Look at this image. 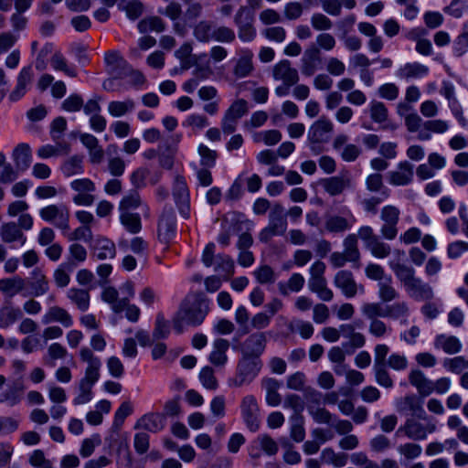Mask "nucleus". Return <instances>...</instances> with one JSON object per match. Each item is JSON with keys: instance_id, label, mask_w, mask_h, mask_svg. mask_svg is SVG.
<instances>
[{"instance_id": "nucleus-1", "label": "nucleus", "mask_w": 468, "mask_h": 468, "mask_svg": "<svg viewBox=\"0 0 468 468\" xmlns=\"http://www.w3.org/2000/svg\"><path fill=\"white\" fill-rule=\"evenodd\" d=\"M208 311V299L203 292L188 293L173 318L174 329L177 334H181L186 325L201 324Z\"/></svg>"}, {"instance_id": "nucleus-2", "label": "nucleus", "mask_w": 468, "mask_h": 468, "mask_svg": "<svg viewBox=\"0 0 468 468\" xmlns=\"http://www.w3.org/2000/svg\"><path fill=\"white\" fill-rule=\"evenodd\" d=\"M408 378L410 385L417 389L421 397H428L433 392L444 394L450 389L452 384L451 379L447 377H442L432 381L419 368L411 369Z\"/></svg>"}, {"instance_id": "nucleus-3", "label": "nucleus", "mask_w": 468, "mask_h": 468, "mask_svg": "<svg viewBox=\"0 0 468 468\" xmlns=\"http://www.w3.org/2000/svg\"><path fill=\"white\" fill-rule=\"evenodd\" d=\"M269 222L259 233V240L262 243L270 242L273 237L283 236L288 229L286 210L281 203H274L269 212Z\"/></svg>"}, {"instance_id": "nucleus-4", "label": "nucleus", "mask_w": 468, "mask_h": 468, "mask_svg": "<svg viewBox=\"0 0 468 468\" xmlns=\"http://www.w3.org/2000/svg\"><path fill=\"white\" fill-rule=\"evenodd\" d=\"M261 367V358L241 356L238 362L235 376L228 380L229 386L240 388L250 384L257 378Z\"/></svg>"}, {"instance_id": "nucleus-5", "label": "nucleus", "mask_w": 468, "mask_h": 468, "mask_svg": "<svg viewBox=\"0 0 468 468\" xmlns=\"http://www.w3.org/2000/svg\"><path fill=\"white\" fill-rule=\"evenodd\" d=\"M104 60L108 73L114 77V79H122L132 75L137 83L144 81V75L139 71L133 70L119 51L111 50L106 52Z\"/></svg>"}, {"instance_id": "nucleus-6", "label": "nucleus", "mask_w": 468, "mask_h": 468, "mask_svg": "<svg viewBox=\"0 0 468 468\" xmlns=\"http://www.w3.org/2000/svg\"><path fill=\"white\" fill-rule=\"evenodd\" d=\"M381 303L378 302L365 303L361 306L363 316L369 321L368 333L376 338H384L388 335L392 329L384 321L382 317Z\"/></svg>"}, {"instance_id": "nucleus-7", "label": "nucleus", "mask_w": 468, "mask_h": 468, "mask_svg": "<svg viewBox=\"0 0 468 468\" xmlns=\"http://www.w3.org/2000/svg\"><path fill=\"white\" fill-rule=\"evenodd\" d=\"M234 24L238 27V36L242 42H251L257 36L254 27V13L248 6L241 5L237 10Z\"/></svg>"}, {"instance_id": "nucleus-8", "label": "nucleus", "mask_w": 468, "mask_h": 468, "mask_svg": "<svg viewBox=\"0 0 468 468\" xmlns=\"http://www.w3.org/2000/svg\"><path fill=\"white\" fill-rule=\"evenodd\" d=\"M399 216L400 210L396 206L387 205L381 208L379 217L383 224L380 233L384 239L393 240L397 237Z\"/></svg>"}, {"instance_id": "nucleus-9", "label": "nucleus", "mask_w": 468, "mask_h": 468, "mask_svg": "<svg viewBox=\"0 0 468 468\" xmlns=\"http://www.w3.org/2000/svg\"><path fill=\"white\" fill-rule=\"evenodd\" d=\"M435 430V423L427 416V420H423V422L415 419L407 420L404 425L398 430L397 433L403 432L410 440L421 441Z\"/></svg>"}, {"instance_id": "nucleus-10", "label": "nucleus", "mask_w": 468, "mask_h": 468, "mask_svg": "<svg viewBox=\"0 0 468 468\" xmlns=\"http://www.w3.org/2000/svg\"><path fill=\"white\" fill-rule=\"evenodd\" d=\"M39 215L43 220L52 223L56 228L69 229V211L63 204L47 206L40 209Z\"/></svg>"}, {"instance_id": "nucleus-11", "label": "nucleus", "mask_w": 468, "mask_h": 468, "mask_svg": "<svg viewBox=\"0 0 468 468\" xmlns=\"http://www.w3.org/2000/svg\"><path fill=\"white\" fill-rule=\"evenodd\" d=\"M240 411L247 428L255 432L260 429V408L253 395L245 396L240 403Z\"/></svg>"}, {"instance_id": "nucleus-12", "label": "nucleus", "mask_w": 468, "mask_h": 468, "mask_svg": "<svg viewBox=\"0 0 468 468\" xmlns=\"http://www.w3.org/2000/svg\"><path fill=\"white\" fill-rule=\"evenodd\" d=\"M173 197L181 216L188 218L190 215V197L186 179L177 176L173 186Z\"/></svg>"}, {"instance_id": "nucleus-13", "label": "nucleus", "mask_w": 468, "mask_h": 468, "mask_svg": "<svg viewBox=\"0 0 468 468\" xmlns=\"http://www.w3.org/2000/svg\"><path fill=\"white\" fill-rule=\"evenodd\" d=\"M334 131V123L324 115L320 116L308 129V143H326Z\"/></svg>"}, {"instance_id": "nucleus-14", "label": "nucleus", "mask_w": 468, "mask_h": 468, "mask_svg": "<svg viewBox=\"0 0 468 468\" xmlns=\"http://www.w3.org/2000/svg\"><path fill=\"white\" fill-rule=\"evenodd\" d=\"M176 236V224L174 211L171 207L165 208L158 223V239L163 243H169Z\"/></svg>"}, {"instance_id": "nucleus-15", "label": "nucleus", "mask_w": 468, "mask_h": 468, "mask_svg": "<svg viewBox=\"0 0 468 468\" xmlns=\"http://www.w3.org/2000/svg\"><path fill=\"white\" fill-rule=\"evenodd\" d=\"M266 344L267 337L264 332H256L250 335L242 345V356L260 358L265 350Z\"/></svg>"}, {"instance_id": "nucleus-16", "label": "nucleus", "mask_w": 468, "mask_h": 468, "mask_svg": "<svg viewBox=\"0 0 468 468\" xmlns=\"http://www.w3.org/2000/svg\"><path fill=\"white\" fill-rule=\"evenodd\" d=\"M356 221V218L349 210L346 215H328L324 220V229L330 233H344L351 229Z\"/></svg>"}, {"instance_id": "nucleus-17", "label": "nucleus", "mask_w": 468, "mask_h": 468, "mask_svg": "<svg viewBox=\"0 0 468 468\" xmlns=\"http://www.w3.org/2000/svg\"><path fill=\"white\" fill-rule=\"evenodd\" d=\"M334 285L338 288L346 298L356 295L358 288L363 291V286L358 285L353 273L347 270H341L334 277Z\"/></svg>"}, {"instance_id": "nucleus-18", "label": "nucleus", "mask_w": 468, "mask_h": 468, "mask_svg": "<svg viewBox=\"0 0 468 468\" xmlns=\"http://www.w3.org/2000/svg\"><path fill=\"white\" fill-rule=\"evenodd\" d=\"M414 166L409 161L399 162L397 169L389 171L387 175L388 183L391 186H408L413 181Z\"/></svg>"}, {"instance_id": "nucleus-19", "label": "nucleus", "mask_w": 468, "mask_h": 468, "mask_svg": "<svg viewBox=\"0 0 468 468\" xmlns=\"http://www.w3.org/2000/svg\"><path fill=\"white\" fill-rule=\"evenodd\" d=\"M322 62L321 51L314 44L310 45L301 58V72L303 76L311 77L319 69Z\"/></svg>"}, {"instance_id": "nucleus-20", "label": "nucleus", "mask_w": 468, "mask_h": 468, "mask_svg": "<svg viewBox=\"0 0 468 468\" xmlns=\"http://www.w3.org/2000/svg\"><path fill=\"white\" fill-rule=\"evenodd\" d=\"M272 77L275 80H281L289 86H294L299 81L298 70L292 66L288 59H282L274 65Z\"/></svg>"}, {"instance_id": "nucleus-21", "label": "nucleus", "mask_w": 468, "mask_h": 468, "mask_svg": "<svg viewBox=\"0 0 468 468\" xmlns=\"http://www.w3.org/2000/svg\"><path fill=\"white\" fill-rule=\"evenodd\" d=\"M324 190L330 196L341 195L346 189L351 187L352 180L347 174L324 178L320 181Z\"/></svg>"}, {"instance_id": "nucleus-22", "label": "nucleus", "mask_w": 468, "mask_h": 468, "mask_svg": "<svg viewBox=\"0 0 468 468\" xmlns=\"http://www.w3.org/2000/svg\"><path fill=\"white\" fill-rule=\"evenodd\" d=\"M404 288L408 295L415 301H431L434 297L432 287L418 277Z\"/></svg>"}, {"instance_id": "nucleus-23", "label": "nucleus", "mask_w": 468, "mask_h": 468, "mask_svg": "<svg viewBox=\"0 0 468 468\" xmlns=\"http://www.w3.org/2000/svg\"><path fill=\"white\" fill-rule=\"evenodd\" d=\"M382 318L390 320H399L401 324H406L410 316V306L406 301L395 302L391 304H381Z\"/></svg>"}, {"instance_id": "nucleus-24", "label": "nucleus", "mask_w": 468, "mask_h": 468, "mask_svg": "<svg viewBox=\"0 0 468 468\" xmlns=\"http://www.w3.org/2000/svg\"><path fill=\"white\" fill-rule=\"evenodd\" d=\"M165 417L162 413L150 412L143 415L135 423L134 429L157 433L165 427Z\"/></svg>"}, {"instance_id": "nucleus-25", "label": "nucleus", "mask_w": 468, "mask_h": 468, "mask_svg": "<svg viewBox=\"0 0 468 468\" xmlns=\"http://www.w3.org/2000/svg\"><path fill=\"white\" fill-rule=\"evenodd\" d=\"M81 144L89 152V159L92 165H100L104 159V150L99 144V140L90 133H80Z\"/></svg>"}, {"instance_id": "nucleus-26", "label": "nucleus", "mask_w": 468, "mask_h": 468, "mask_svg": "<svg viewBox=\"0 0 468 468\" xmlns=\"http://www.w3.org/2000/svg\"><path fill=\"white\" fill-rule=\"evenodd\" d=\"M0 239L4 243H18L24 246L27 242V237L23 230L16 222H6L0 227Z\"/></svg>"}, {"instance_id": "nucleus-27", "label": "nucleus", "mask_w": 468, "mask_h": 468, "mask_svg": "<svg viewBox=\"0 0 468 468\" xmlns=\"http://www.w3.org/2000/svg\"><path fill=\"white\" fill-rule=\"evenodd\" d=\"M397 408L400 412L410 411L421 420H427V414L422 407V402L415 394H409L400 399L397 403Z\"/></svg>"}, {"instance_id": "nucleus-28", "label": "nucleus", "mask_w": 468, "mask_h": 468, "mask_svg": "<svg viewBox=\"0 0 468 468\" xmlns=\"http://www.w3.org/2000/svg\"><path fill=\"white\" fill-rule=\"evenodd\" d=\"M42 323L44 324L59 323L64 327H70L73 324V318L66 309L54 305L49 307L42 316Z\"/></svg>"}, {"instance_id": "nucleus-29", "label": "nucleus", "mask_w": 468, "mask_h": 468, "mask_svg": "<svg viewBox=\"0 0 468 468\" xmlns=\"http://www.w3.org/2000/svg\"><path fill=\"white\" fill-rule=\"evenodd\" d=\"M92 254L99 261L114 259L116 247L113 241L104 237H98L92 245Z\"/></svg>"}, {"instance_id": "nucleus-30", "label": "nucleus", "mask_w": 468, "mask_h": 468, "mask_svg": "<svg viewBox=\"0 0 468 468\" xmlns=\"http://www.w3.org/2000/svg\"><path fill=\"white\" fill-rule=\"evenodd\" d=\"M33 77L34 73L32 67H24L17 76L16 86L15 90L10 93L9 100L12 101L20 100L26 94L27 86L32 82Z\"/></svg>"}, {"instance_id": "nucleus-31", "label": "nucleus", "mask_w": 468, "mask_h": 468, "mask_svg": "<svg viewBox=\"0 0 468 468\" xmlns=\"http://www.w3.org/2000/svg\"><path fill=\"white\" fill-rule=\"evenodd\" d=\"M15 166L17 171H26L31 164V148L27 144L22 143L16 145L12 153Z\"/></svg>"}, {"instance_id": "nucleus-32", "label": "nucleus", "mask_w": 468, "mask_h": 468, "mask_svg": "<svg viewBox=\"0 0 468 468\" xmlns=\"http://www.w3.org/2000/svg\"><path fill=\"white\" fill-rule=\"evenodd\" d=\"M253 53L250 49L241 51L240 57L238 58L233 69L234 75L239 78H245L251 74L254 69L253 66Z\"/></svg>"}, {"instance_id": "nucleus-33", "label": "nucleus", "mask_w": 468, "mask_h": 468, "mask_svg": "<svg viewBox=\"0 0 468 468\" xmlns=\"http://www.w3.org/2000/svg\"><path fill=\"white\" fill-rule=\"evenodd\" d=\"M434 347L441 349L449 355L457 354L462 350L461 341L454 335H439L434 339Z\"/></svg>"}, {"instance_id": "nucleus-34", "label": "nucleus", "mask_w": 468, "mask_h": 468, "mask_svg": "<svg viewBox=\"0 0 468 468\" xmlns=\"http://www.w3.org/2000/svg\"><path fill=\"white\" fill-rule=\"evenodd\" d=\"M229 342L223 338L216 339L213 343V350L209 355V362L216 367H222L228 361L227 351Z\"/></svg>"}, {"instance_id": "nucleus-35", "label": "nucleus", "mask_w": 468, "mask_h": 468, "mask_svg": "<svg viewBox=\"0 0 468 468\" xmlns=\"http://www.w3.org/2000/svg\"><path fill=\"white\" fill-rule=\"evenodd\" d=\"M261 386L266 391V402L271 407H276L281 404L282 397L278 393L281 383L275 378H266L261 381Z\"/></svg>"}, {"instance_id": "nucleus-36", "label": "nucleus", "mask_w": 468, "mask_h": 468, "mask_svg": "<svg viewBox=\"0 0 468 468\" xmlns=\"http://www.w3.org/2000/svg\"><path fill=\"white\" fill-rule=\"evenodd\" d=\"M308 288L312 292L316 293L322 301L330 302L334 298V292L328 288L325 278H309Z\"/></svg>"}, {"instance_id": "nucleus-37", "label": "nucleus", "mask_w": 468, "mask_h": 468, "mask_svg": "<svg viewBox=\"0 0 468 468\" xmlns=\"http://www.w3.org/2000/svg\"><path fill=\"white\" fill-rule=\"evenodd\" d=\"M101 298L111 304L112 311L115 313L122 312L129 302L128 297L119 298L118 291L113 287L105 288L101 293Z\"/></svg>"}, {"instance_id": "nucleus-38", "label": "nucleus", "mask_w": 468, "mask_h": 468, "mask_svg": "<svg viewBox=\"0 0 468 468\" xmlns=\"http://www.w3.org/2000/svg\"><path fill=\"white\" fill-rule=\"evenodd\" d=\"M378 298L380 299V303H388L399 298V292L393 286V282L391 276H388L384 281L378 283Z\"/></svg>"}, {"instance_id": "nucleus-39", "label": "nucleus", "mask_w": 468, "mask_h": 468, "mask_svg": "<svg viewBox=\"0 0 468 468\" xmlns=\"http://www.w3.org/2000/svg\"><path fill=\"white\" fill-rule=\"evenodd\" d=\"M76 263L71 261H65L58 265L53 273V279L58 287L64 288L69 285L70 273L74 271Z\"/></svg>"}, {"instance_id": "nucleus-40", "label": "nucleus", "mask_w": 468, "mask_h": 468, "mask_svg": "<svg viewBox=\"0 0 468 468\" xmlns=\"http://www.w3.org/2000/svg\"><path fill=\"white\" fill-rule=\"evenodd\" d=\"M344 253L354 264L358 263L361 258L358 248V239L356 234H348L343 240Z\"/></svg>"}, {"instance_id": "nucleus-41", "label": "nucleus", "mask_w": 468, "mask_h": 468, "mask_svg": "<svg viewBox=\"0 0 468 468\" xmlns=\"http://www.w3.org/2000/svg\"><path fill=\"white\" fill-rule=\"evenodd\" d=\"M305 280L300 273H292L287 282H280L278 289L282 295L287 296L290 292H300L304 285Z\"/></svg>"}, {"instance_id": "nucleus-42", "label": "nucleus", "mask_w": 468, "mask_h": 468, "mask_svg": "<svg viewBox=\"0 0 468 468\" xmlns=\"http://www.w3.org/2000/svg\"><path fill=\"white\" fill-rule=\"evenodd\" d=\"M429 71L428 67L418 62L406 63L397 71V77L399 79H411L425 76Z\"/></svg>"}, {"instance_id": "nucleus-43", "label": "nucleus", "mask_w": 468, "mask_h": 468, "mask_svg": "<svg viewBox=\"0 0 468 468\" xmlns=\"http://www.w3.org/2000/svg\"><path fill=\"white\" fill-rule=\"evenodd\" d=\"M214 29L211 21L200 20L193 27V36L199 42L208 43L213 40Z\"/></svg>"}, {"instance_id": "nucleus-44", "label": "nucleus", "mask_w": 468, "mask_h": 468, "mask_svg": "<svg viewBox=\"0 0 468 468\" xmlns=\"http://www.w3.org/2000/svg\"><path fill=\"white\" fill-rule=\"evenodd\" d=\"M25 288V280L20 276L0 280V292L10 297L19 293Z\"/></svg>"}, {"instance_id": "nucleus-45", "label": "nucleus", "mask_w": 468, "mask_h": 468, "mask_svg": "<svg viewBox=\"0 0 468 468\" xmlns=\"http://www.w3.org/2000/svg\"><path fill=\"white\" fill-rule=\"evenodd\" d=\"M321 462L332 464L336 468L344 467L347 463L348 456L344 452H335L334 449L324 448L321 452Z\"/></svg>"}, {"instance_id": "nucleus-46", "label": "nucleus", "mask_w": 468, "mask_h": 468, "mask_svg": "<svg viewBox=\"0 0 468 468\" xmlns=\"http://www.w3.org/2000/svg\"><path fill=\"white\" fill-rule=\"evenodd\" d=\"M389 267L404 287L416 278L415 270L410 266L403 263L389 262Z\"/></svg>"}, {"instance_id": "nucleus-47", "label": "nucleus", "mask_w": 468, "mask_h": 468, "mask_svg": "<svg viewBox=\"0 0 468 468\" xmlns=\"http://www.w3.org/2000/svg\"><path fill=\"white\" fill-rule=\"evenodd\" d=\"M32 280L30 286L33 295L41 296L48 292V281L39 269H35L32 271Z\"/></svg>"}, {"instance_id": "nucleus-48", "label": "nucleus", "mask_w": 468, "mask_h": 468, "mask_svg": "<svg viewBox=\"0 0 468 468\" xmlns=\"http://www.w3.org/2000/svg\"><path fill=\"white\" fill-rule=\"evenodd\" d=\"M120 221L132 234H137L142 229L141 217L138 213L120 212Z\"/></svg>"}, {"instance_id": "nucleus-49", "label": "nucleus", "mask_w": 468, "mask_h": 468, "mask_svg": "<svg viewBox=\"0 0 468 468\" xmlns=\"http://www.w3.org/2000/svg\"><path fill=\"white\" fill-rule=\"evenodd\" d=\"M67 296L80 311L84 312L89 309L90 294L88 291L70 288L67 292Z\"/></svg>"}, {"instance_id": "nucleus-50", "label": "nucleus", "mask_w": 468, "mask_h": 468, "mask_svg": "<svg viewBox=\"0 0 468 468\" xmlns=\"http://www.w3.org/2000/svg\"><path fill=\"white\" fill-rule=\"evenodd\" d=\"M70 152V146L67 143H58L57 145L46 144L38 148L37 155L40 158H49L60 154H68Z\"/></svg>"}, {"instance_id": "nucleus-51", "label": "nucleus", "mask_w": 468, "mask_h": 468, "mask_svg": "<svg viewBox=\"0 0 468 468\" xmlns=\"http://www.w3.org/2000/svg\"><path fill=\"white\" fill-rule=\"evenodd\" d=\"M138 30L140 33H146L148 31L163 32L165 29V24L159 16H148L142 19L138 23Z\"/></svg>"}, {"instance_id": "nucleus-52", "label": "nucleus", "mask_w": 468, "mask_h": 468, "mask_svg": "<svg viewBox=\"0 0 468 468\" xmlns=\"http://www.w3.org/2000/svg\"><path fill=\"white\" fill-rule=\"evenodd\" d=\"M215 271L223 274L226 279H229L234 273V261L226 254H218L215 261Z\"/></svg>"}, {"instance_id": "nucleus-53", "label": "nucleus", "mask_w": 468, "mask_h": 468, "mask_svg": "<svg viewBox=\"0 0 468 468\" xmlns=\"http://www.w3.org/2000/svg\"><path fill=\"white\" fill-rule=\"evenodd\" d=\"M135 103L132 99H126L123 101H112L108 104V112L113 117H121L132 112Z\"/></svg>"}, {"instance_id": "nucleus-54", "label": "nucleus", "mask_w": 468, "mask_h": 468, "mask_svg": "<svg viewBox=\"0 0 468 468\" xmlns=\"http://www.w3.org/2000/svg\"><path fill=\"white\" fill-rule=\"evenodd\" d=\"M23 388L15 384L0 389V403H7L14 406L20 401V394Z\"/></svg>"}, {"instance_id": "nucleus-55", "label": "nucleus", "mask_w": 468, "mask_h": 468, "mask_svg": "<svg viewBox=\"0 0 468 468\" xmlns=\"http://www.w3.org/2000/svg\"><path fill=\"white\" fill-rule=\"evenodd\" d=\"M61 170L66 176L83 173V157L77 154L69 157L62 165Z\"/></svg>"}, {"instance_id": "nucleus-56", "label": "nucleus", "mask_w": 468, "mask_h": 468, "mask_svg": "<svg viewBox=\"0 0 468 468\" xmlns=\"http://www.w3.org/2000/svg\"><path fill=\"white\" fill-rule=\"evenodd\" d=\"M254 444H257L267 455H275L279 451L277 442L266 433L260 434L255 441Z\"/></svg>"}, {"instance_id": "nucleus-57", "label": "nucleus", "mask_w": 468, "mask_h": 468, "mask_svg": "<svg viewBox=\"0 0 468 468\" xmlns=\"http://www.w3.org/2000/svg\"><path fill=\"white\" fill-rule=\"evenodd\" d=\"M366 249L370 251L373 257L378 259H385L391 253L390 245L381 240L379 237L375 239L372 243H369Z\"/></svg>"}, {"instance_id": "nucleus-58", "label": "nucleus", "mask_w": 468, "mask_h": 468, "mask_svg": "<svg viewBox=\"0 0 468 468\" xmlns=\"http://www.w3.org/2000/svg\"><path fill=\"white\" fill-rule=\"evenodd\" d=\"M443 367L449 372L460 374L463 370L468 369V358H465L463 356H458L452 358H445L443 360Z\"/></svg>"}, {"instance_id": "nucleus-59", "label": "nucleus", "mask_w": 468, "mask_h": 468, "mask_svg": "<svg viewBox=\"0 0 468 468\" xmlns=\"http://www.w3.org/2000/svg\"><path fill=\"white\" fill-rule=\"evenodd\" d=\"M376 382L386 388H391L394 386L393 379L387 368V365L373 366Z\"/></svg>"}, {"instance_id": "nucleus-60", "label": "nucleus", "mask_w": 468, "mask_h": 468, "mask_svg": "<svg viewBox=\"0 0 468 468\" xmlns=\"http://www.w3.org/2000/svg\"><path fill=\"white\" fill-rule=\"evenodd\" d=\"M369 111L373 122L382 123L388 120V111L383 102L378 101H371Z\"/></svg>"}, {"instance_id": "nucleus-61", "label": "nucleus", "mask_w": 468, "mask_h": 468, "mask_svg": "<svg viewBox=\"0 0 468 468\" xmlns=\"http://www.w3.org/2000/svg\"><path fill=\"white\" fill-rule=\"evenodd\" d=\"M282 133L279 130H267L257 133L254 137L256 143L262 142L264 144L272 146L282 140Z\"/></svg>"}, {"instance_id": "nucleus-62", "label": "nucleus", "mask_w": 468, "mask_h": 468, "mask_svg": "<svg viewBox=\"0 0 468 468\" xmlns=\"http://www.w3.org/2000/svg\"><path fill=\"white\" fill-rule=\"evenodd\" d=\"M50 63L52 68L56 70H61L69 77L77 76L76 70L68 66L66 58L59 51H57L52 55Z\"/></svg>"}, {"instance_id": "nucleus-63", "label": "nucleus", "mask_w": 468, "mask_h": 468, "mask_svg": "<svg viewBox=\"0 0 468 468\" xmlns=\"http://www.w3.org/2000/svg\"><path fill=\"white\" fill-rule=\"evenodd\" d=\"M23 316L22 311L17 307H6L5 313L0 314V328H7Z\"/></svg>"}, {"instance_id": "nucleus-64", "label": "nucleus", "mask_w": 468, "mask_h": 468, "mask_svg": "<svg viewBox=\"0 0 468 468\" xmlns=\"http://www.w3.org/2000/svg\"><path fill=\"white\" fill-rule=\"evenodd\" d=\"M257 282L261 284L273 283L276 281V274L269 265H261L253 271Z\"/></svg>"}]
</instances>
